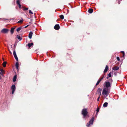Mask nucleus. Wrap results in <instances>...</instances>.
Instances as JSON below:
<instances>
[{"label": "nucleus", "mask_w": 127, "mask_h": 127, "mask_svg": "<svg viewBox=\"0 0 127 127\" xmlns=\"http://www.w3.org/2000/svg\"><path fill=\"white\" fill-rule=\"evenodd\" d=\"M110 92V89L108 88H104L103 90L102 94L105 97L108 95Z\"/></svg>", "instance_id": "1"}, {"label": "nucleus", "mask_w": 127, "mask_h": 127, "mask_svg": "<svg viewBox=\"0 0 127 127\" xmlns=\"http://www.w3.org/2000/svg\"><path fill=\"white\" fill-rule=\"evenodd\" d=\"M88 112L87 109L84 108L82 109V114L83 115V118H85L87 116H88Z\"/></svg>", "instance_id": "2"}, {"label": "nucleus", "mask_w": 127, "mask_h": 127, "mask_svg": "<svg viewBox=\"0 0 127 127\" xmlns=\"http://www.w3.org/2000/svg\"><path fill=\"white\" fill-rule=\"evenodd\" d=\"M94 120V117H93L89 121V123H88L86 126L88 127H89L90 125L93 124V122Z\"/></svg>", "instance_id": "3"}, {"label": "nucleus", "mask_w": 127, "mask_h": 127, "mask_svg": "<svg viewBox=\"0 0 127 127\" xmlns=\"http://www.w3.org/2000/svg\"><path fill=\"white\" fill-rule=\"evenodd\" d=\"M105 86L106 88H108L111 87V84L110 82L109 81L105 82Z\"/></svg>", "instance_id": "4"}, {"label": "nucleus", "mask_w": 127, "mask_h": 127, "mask_svg": "<svg viewBox=\"0 0 127 127\" xmlns=\"http://www.w3.org/2000/svg\"><path fill=\"white\" fill-rule=\"evenodd\" d=\"M9 30L7 29H4L1 31V32L3 33H7L9 31Z\"/></svg>", "instance_id": "5"}, {"label": "nucleus", "mask_w": 127, "mask_h": 127, "mask_svg": "<svg viewBox=\"0 0 127 127\" xmlns=\"http://www.w3.org/2000/svg\"><path fill=\"white\" fill-rule=\"evenodd\" d=\"M13 54L15 59L17 61H18V59L16 55V52L15 50L13 51Z\"/></svg>", "instance_id": "6"}, {"label": "nucleus", "mask_w": 127, "mask_h": 127, "mask_svg": "<svg viewBox=\"0 0 127 127\" xmlns=\"http://www.w3.org/2000/svg\"><path fill=\"white\" fill-rule=\"evenodd\" d=\"M11 89L12 90V94H13L14 93V92L15 90L16 87L15 85H12L11 88Z\"/></svg>", "instance_id": "7"}, {"label": "nucleus", "mask_w": 127, "mask_h": 127, "mask_svg": "<svg viewBox=\"0 0 127 127\" xmlns=\"http://www.w3.org/2000/svg\"><path fill=\"white\" fill-rule=\"evenodd\" d=\"M54 28L56 30H58L60 28V26L58 24L56 25L54 27Z\"/></svg>", "instance_id": "8"}, {"label": "nucleus", "mask_w": 127, "mask_h": 127, "mask_svg": "<svg viewBox=\"0 0 127 127\" xmlns=\"http://www.w3.org/2000/svg\"><path fill=\"white\" fill-rule=\"evenodd\" d=\"M16 3L17 4L19 5V8H21V5L20 3V0H17Z\"/></svg>", "instance_id": "9"}, {"label": "nucleus", "mask_w": 127, "mask_h": 127, "mask_svg": "<svg viewBox=\"0 0 127 127\" xmlns=\"http://www.w3.org/2000/svg\"><path fill=\"white\" fill-rule=\"evenodd\" d=\"M32 34L33 33L31 31L30 32L29 35V37L30 39L32 38Z\"/></svg>", "instance_id": "10"}, {"label": "nucleus", "mask_w": 127, "mask_h": 127, "mask_svg": "<svg viewBox=\"0 0 127 127\" xmlns=\"http://www.w3.org/2000/svg\"><path fill=\"white\" fill-rule=\"evenodd\" d=\"M112 69L114 70H118L119 69V68L118 67L115 66L113 67Z\"/></svg>", "instance_id": "11"}, {"label": "nucleus", "mask_w": 127, "mask_h": 127, "mask_svg": "<svg viewBox=\"0 0 127 127\" xmlns=\"http://www.w3.org/2000/svg\"><path fill=\"white\" fill-rule=\"evenodd\" d=\"M15 66L16 67V68L17 69V71H18L19 70L18 69V67H19V63L18 62H17L15 64Z\"/></svg>", "instance_id": "12"}, {"label": "nucleus", "mask_w": 127, "mask_h": 127, "mask_svg": "<svg viewBox=\"0 0 127 127\" xmlns=\"http://www.w3.org/2000/svg\"><path fill=\"white\" fill-rule=\"evenodd\" d=\"M102 91V90L100 88H98V89L97 90V92H98V93L100 94V95H101V93Z\"/></svg>", "instance_id": "13"}, {"label": "nucleus", "mask_w": 127, "mask_h": 127, "mask_svg": "<svg viewBox=\"0 0 127 127\" xmlns=\"http://www.w3.org/2000/svg\"><path fill=\"white\" fill-rule=\"evenodd\" d=\"M93 9L90 8L88 10V12L90 13H91L93 12Z\"/></svg>", "instance_id": "14"}, {"label": "nucleus", "mask_w": 127, "mask_h": 127, "mask_svg": "<svg viewBox=\"0 0 127 127\" xmlns=\"http://www.w3.org/2000/svg\"><path fill=\"white\" fill-rule=\"evenodd\" d=\"M108 66L107 65H106V66L105 68L104 69V72L105 73L106 72H107L108 70Z\"/></svg>", "instance_id": "15"}, {"label": "nucleus", "mask_w": 127, "mask_h": 127, "mask_svg": "<svg viewBox=\"0 0 127 127\" xmlns=\"http://www.w3.org/2000/svg\"><path fill=\"white\" fill-rule=\"evenodd\" d=\"M16 78H17V76L16 75H15L13 77V81L14 82H15L16 80Z\"/></svg>", "instance_id": "16"}, {"label": "nucleus", "mask_w": 127, "mask_h": 127, "mask_svg": "<svg viewBox=\"0 0 127 127\" xmlns=\"http://www.w3.org/2000/svg\"><path fill=\"white\" fill-rule=\"evenodd\" d=\"M108 103L107 102H105L104 103L103 105V106L104 107H107V105H108Z\"/></svg>", "instance_id": "17"}, {"label": "nucleus", "mask_w": 127, "mask_h": 127, "mask_svg": "<svg viewBox=\"0 0 127 127\" xmlns=\"http://www.w3.org/2000/svg\"><path fill=\"white\" fill-rule=\"evenodd\" d=\"M22 27H20L18 28L17 29V31L18 32H19L20 30L22 29Z\"/></svg>", "instance_id": "18"}, {"label": "nucleus", "mask_w": 127, "mask_h": 127, "mask_svg": "<svg viewBox=\"0 0 127 127\" xmlns=\"http://www.w3.org/2000/svg\"><path fill=\"white\" fill-rule=\"evenodd\" d=\"M33 43H29L28 44V46L29 47H31L33 45Z\"/></svg>", "instance_id": "19"}, {"label": "nucleus", "mask_w": 127, "mask_h": 127, "mask_svg": "<svg viewBox=\"0 0 127 127\" xmlns=\"http://www.w3.org/2000/svg\"><path fill=\"white\" fill-rule=\"evenodd\" d=\"M15 28H11L10 32L11 34H13L14 32V31Z\"/></svg>", "instance_id": "20"}, {"label": "nucleus", "mask_w": 127, "mask_h": 127, "mask_svg": "<svg viewBox=\"0 0 127 127\" xmlns=\"http://www.w3.org/2000/svg\"><path fill=\"white\" fill-rule=\"evenodd\" d=\"M17 37L18 38V39H19L20 40H21L22 39V38L20 36L17 35Z\"/></svg>", "instance_id": "21"}, {"label": "nucleus", "mask_w": 127, "mask_h": 127, "mask_svg": "<svg viewBox=\"0 0 127 127\" xmlns=\"http://www.w3.org/2000/svg\"><path fill=\"white\" fill-rule=\"evenodd\" d=\"M108 76L107 77V79H108L109 77H111V72H110L108 74Z\"/></svg>", "instance_id": "22"}, {"label": "nucleus", "mask_w": 127, "mask_h": 127, "mask_svg": "<svg viewBox=\"0 0 127 127\" xmlns=\"http://www.w3.org/2000/svg\"><path fill=\"white\" fill-rule=\"evenodd\" d=\"M6 62H4L3 63L2 65L3 67H5L6 66Z\"/></svg>", "instance_id": "23"}, {"label": "nucleus", "mask_w": 127, "mask_h": 127, "mask_svg": "<svg viewBox=\"0 0 127 127\" xmlns=\"http://www.w3.org/2000/svg\"><path fill=\"white\" fill-rule=\"evenodd\" d=\"M59 17L60 18L62 19H63L64 18V17L63 15H62L59 16Z\"/></svg>", "instance_id": "24"}, {"label": "nucleus", "mask_w": 127, "mask_h": 127, "mask_svg": "<svg viewBox=\"0 0 127 127\" xmlns=\"http://www.w3.org/2000/svg\"><path fill=\"white\" fill-rule=\"evenodd\" d=\"M1 75L2 77H3L4 76L2 74V73L1 72H0V79H1Z\"/></svg>", "instance_id": "25"}, {"label": "nucleus", "mask_w": 127, "mask_h": 127, "mask_svg": "<svg viewBox=\"0 0 127 127\" xmlns=\"http://www.w3.org/2000/svg\"><path fill=\"white\" fill-rule=\"evenodd\" d=\"M23 20L22 19V20H21L20 21H18V23H22V22H23Z\"/></svg>", "instance_id": "26"}, {"label": "nucleus", "mask_w": 127, "mask_h": 127, "mask_svg": "<svg viewBox=\"0 0 127 127\" xmlns=\"http://www.w3.org/2000/svg\"><path fill=\"white\" fill-rule=\"evenodd\" d=\"M100 80H98V81H97L96 84V85H98V84H99V83L100 82Z\"/></svg>", "instance_id": "27"}, {"label": "nucleus", "mask_w": 127, "mask_h": 127, "mask_svg": "<svg viewBox=\"0 0 127 127\" xmlns=\"http://www.w3.org/2000/svg\"><path fill=\"white\" fill-rule=\"evenodd\" d=\"M109 82L110 83H111L112 82L113 80L112 79H110L109 80Z\"/></svg>", "instance_id": "28"}, {"label": "nucleus", "mask_w": 127, "mask_h": 127, "mask_svg": "<svg viewBox=\"0 0 127 127\" xmlns=\"http://www.w3.org/2000/svg\"><path fill=\"white\" fill-rule=\"evenodd\" d=\"M29 13L30 14H33V13L32 11L31 10H29Z\"/></svg>", "instance_id": "29"}, {"label": "nucleus", "mask_w": 127, "mask_h": 127, "mask_svg": "<svg viewBox=\"0 0 127 127\" xmlns=\"http://www.w3.org/2000/svg\"><path fill=\"white\" fill-rule=\"evenodd\" d=\"M104 77V76H103L100 79H99V80L100 81H101L103 78Z\"/></svg>", "instance_id": "30"}, {"label": "nucleus", "mask_w": 127, "mask_h": 127, "mask_svg": "<svg viewBox=\"0 0 127 127\" xmlns=\"http://www.w3.org/2000/svg\"><path fill=\"white\" fill-rule=\"evenodd\" d=\"M117 59L118 61H120V59L119 57H117Z\"/></svg>", "instance_id": "31"}, {"label": "nucleus", "mask_w": 127, "mask_h": 127, "mask_svg": "<svg viewBox=\"0 0 127 127\" xmlns=\"http://www.w3.org/2000/svg\"><path fill=\"white\" fill-rule=\"evenodd\" d=\"M99 109L98 108H97L96 109L97 112H98L99 111Z\"/></svg>", "instance_id": "32"}, {"label": "nucleus", "mask_w": 127, "mask_h": 127, "mask_svg": "<svg viewBox=\"0 0 127 127\" xmlns=\"http://www.w3.org/2000/svg\"><path fill=\"white\" fill-rule=\"evenodd\" d=\"M28 9V8H25L24 9V10H27Z\"/></svg>", "instance_id": "33"}, {"label": "nucleus", "mask_w": 127, "mask_h": 127, "mask_svg": "<svg viewBox=\"0 0 127 127\" xmlns=\"http://www.w3.org/2000/svg\"><path fill=\"white\" fill-rule=\"evenodd\" d=\"M1 72L2 73V74L3 75L5 73V71L4 70H3V71Z\"/></svg>", "instance_id": "34"}, {"label": "nucleus", "mask_w": 127, "mask_h": 127, "mask_svg": "<svg viewBox=\"0 0 127 127\" xmlns=\"http://www.w3.org/2000/svg\"><path fill=\"white\" fill-rule=\"evenodd\" d=\"M99 98H100V97L99 96L98 98H97V101H99Z\"/></svg>", "instance_id": "35"}, {"label": "nucleus", "mask_w": 127, "mask_h": 127, "mask_svg": "<svg viewBox=\"0 0 127 127\" xmlns=\"http://www.w3.org/2000/svg\"><path fill=\"white\" fill-rule=\"evenodd\" d=\"M3 70L2 69H0V71L1 72H2Z\"/></svg>", "instance_id": "36"}, {"label": "nucleus", "mask_w": 127, "mask_h": 127, "mask_svg": "<svg viewBox=\"0 0 127 127\" xmlns=\"http://www.w3.org/2000/svg\"><path fill=\"white\" fill-rule=\"evenodd\" d=\"M2 20H8V19H2Z\"/></svg>", "instance_id": "37"}, {"label": "nucleus", "mask_w": 127, "mask_h": 127, "mask_svg": "<svg viewBox=\"0 0 127 127\" xmlns=\"http://www.w3.org/2000/svg\"><path fill=\"white\" fill-rule=\"evenodd\" d=\"M29 26V25H27V26H25L24 28H27V27H28V26Z\"/></svg>", "instance_id": "38"}, {"label": "nucleus", "mask_w": 127, "mask_h": 127, "mask_svg": "<svg viewBox=\"0 0 127 127\" xmlns=\"http://www.w3.org/2000/svg\"><path fill=\"white\" fill-rule=\"evenodd\" d=\"M122 52L124 54V51H122L121 52Z\"/></svg>", "instance_id": "39"}, {"label": "nucleus", "mask_w": 127, "mask_h": 127, "mask_svg": "<svg viewBox=\"0 0 127 127\" xmlns=\"http://www.w3.org/2000/svg\"><path fill=\"white\" fill-rule=\"evenodd\" d=\"M14 19V18H12V19H11V20H13Z\"/></svg>", "instance_id": "40"}, {"label": "nucleus", "mask_w": 127, "mask_h": 127, "mask_svg": "<svg viewBox=\"0 0 127 127\" xmlns=\"http://www.w3.org/2000/svg\"><path fill=\"white\" fill-rule=\"evenodd\" d=\"M10 52L11 53V54H12V53L10 52Z\"/></svg>", "instance_id": "41"}, {"label": "nucleus", "mask_w": 127, "mask_h": 127, "mask_svg": "<svg viewBox=\"0 0 127 127\" xmlns=\"http://www.w3.org/2000/svg\"><path fill=\"white\" fill-rule=\"evenodd\" d=\"M118 4H120V3L119 2H118Z\"/></svg>", "instance_id": "42"}, {"label": "nucleus", "mask_w": 127, "mask_h": 127, "mask_svg": "<svg viewBox=\"0 0 127 127\" xmlns=\"http://www.w3.org/2000/svg\"><path fill=\"white\" fill-rule=\"evenodd\" d=\"M64 20L65 21H66V20H65V19H64Z\"/></svg>", "instance_id": "43"}, {"label": "nucleus", "mask_w": 127, "mask_h": 127, "mask_svg": "<svg viewBox=\"0 0 127 127\" xmlns=\"http://www.w3.org/2000/svg\"><path fill=\"white\" fill-rule=\"evenodd\" d=\"M3 61H4V59H3Z\"/></svg>", "instance_id": "44"}, {"label": "nucleus", "mask_w": 127, "mask_h": 127, "mask_svg": "<svg viewBox=\"0 0 127 127\" xmlns=\"http://www.w3.org/2000/svg\"><path fill=\"white\" fill-rule=\"evenodd\" d=\"M1 19V18H0V19Z\"/></svg>", "instance_id": "45"}]
</instances>
